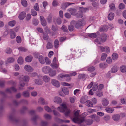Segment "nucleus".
Returning a JSON list of instances; mask_svg holds the SVG:
<instances>
[{
	"mask_svg": "<svg viewBox=\"0 0 126 126\" xmlns=\"http://www.w3.org/2000/svg\"><path fill=\"white\" fill-rule=\"evenodd\" d=\"M80 110L76 111L74 113L72 121L76 123H80L84 120V118L88 114L87 112H85L82 113L81 116L79 114Z\"/></svg>",
	"mask_w": 126,
	"mask_h": 126,
	"instance_id": "obj_1",
	"label": "nucleus"
},
{
	"mask_svg": "<svg viewBox=\"0 0 126 126\" xmlns=\"http://www.w3.org/2000/svg\"><path fill=\"white\" fill-rule=\"evenodd\" d=\"M80 11L76 14L78 18H81L83 16V13H85L88 11L89 8H84L83 7H79V8Z\"/></svg>",
	"mask_w": 126,
	"mask_h": 126,
	"instance_id": "obj_2",
	"label": "nucleus"
},
{
	"mask_svg": "<svg viewBox=\"0 0 126 126\" xmlns=\"http://www.w3.org/2000/svg\"><path fill=\"white\" fill-rule=\"evenodd\" d=\"M29 113L32 115H34V116L32 118V121L34 122H35L36 120L38 119H39L40 117L37 115H35V111L34 110H32L30 111Z\"/></svg>",
	"mask_w": 126,
	"mask_h": 126,
	"instance_id": "obj_3",
	"label": "nucleus"
},
{
	"mask_svg": "<svg viewBox=\"0 0 126 126\" xmlns=\"http://www.w3.org/2000/svg\"><path fill=\"white\" fill-rule=\"evenodd\" d=\"M61 107H58V109L60 112H64L67 109V107L66 105L64 104H62L60 105Z\"/></svg>",
	"mask_w": 126,
	"mask_h": 126,
	"instance_id": "obj_4",
	"label": "nucleus"
},
{
	"mask_svg": "<svg viewBox=\"0 0 126 126\" xmlns=\"http://www.w3.org/2000/svg\"><path fill=\"white\" fill-rule=\"evenodd\" d=\"M14 112H13L12 113L10 114L9 116V118L11 120L16 122H18V120L16 119L14 116Z\"/></svg>",
	"mask_w": 126,
	"mask_h": 126,
	"instance_id": "obj_5",
	"label": "nucleus"
},
{
	"mask_svg": "<svg viewBox=\"0 0 126 126\" xmlns=\"http://www.w3.org/2000/svg\"><path fill=\"white\" fill-rule=\"evenodd\" d=\"M51 83L54 86L57 87H58L60 86V84L59 81L54 79L51 80Z\"/></svg>",
	"mask_w": 126,
	"mask_h": 126,
	"instance_id": "obj_6",
	"label": "nucleus"
},
{
	"mask_svg": "<svg viewBox=\"0 0 126 126\" xmlns=\"http://www.w3.org/2000/svg\"><path fill=\"white\" fill-rule=\"evenodd\" d=\"M75 23V22L74 21H72L71 22L70 24L68 26V29L70 31H72L74 30V26Z\"/></svg>",
	"mask_w": 126,
	"mask_h": 126,
	"instance_id": "obj_7",
	"label": "nucleus"
},
{
	"mask_svg": "<svg viewBox=\"0 0 126 126\" xmlns=\"http://www.w3.org/2000/svg\"><path fill=\"white\" fill-rule=\"evenodd\" d=\"M50 70L51 68L49 66H45L42 69V72L45 74L49 73Z\"/></svg>",
	"mask_w": 126,
	"mask_h": 126,
	"instance_id": "obj_8",
	"label": "nucleus"
},
{
	"mask_svg": "<svg viewBox=\"0 0 126 126\" xmlns=\"http://www.w3.org/2000/svg\"><path fill=\"white\" fill-rule=\"evenodd\" d=\"M107 39V36L105 34H101L100 37V40L101 42H105Z\"/></svg>",
	"mask_w": 126,
	"mask_h": 126,
	"instance_id": "obj_9",
	"label": "nucleus"
},
{
	"mask_svg": "<svg viewBox=\"0 0 126 126\" xmlns=\"http://www.w3.org/2000/svg\"><path fill=\"white\" fill-rule=\"evenodd\" d=\"M73 3H70L69 2H66L63 3L61 5V8L62 9H65L67 7L70 5L74 4Z\"/></svg>",
	"mask_w": 126,
	"mask_h": 126,
	"instance_id": "obj_10",
	"label": "nucleus"
},
{
	"mask_svg": "<svg viewBox=\"0 0 126 126\" xmlns=\"http://www.w3.org/2000/svg\"><path fill=\"white\" fill-rule=\"evenodd\" d=\"M40 19L42 25L43 26H45L47 25L46 21L43 16H40Z\"/></svg>",
	"mask_w": 126,
	"mask_h": 126,
	"instance_id": "obj_11",
	"label": "nucleus"
},
{
	"mask_svg": "<svg viewBox=\"0 0 126 126\" xmlns=\"http://www.w3.org/2000/svg\"><path fill=\"white\" fill-rule=\"evenodd\" d=\"M24 69L26 71L29 72H32L33 70V68L28 65H26L25 66Z\"/></svg>",
	"mask_w": 126,
	"mask_h": 126,
	"instance_id": "obj_12",
	"label": "nucleus"
},
{
	"mask_svg": "<svg viewBox=\"0 0 126 126\" xmlns=\"http://www.w3.org/2000/svg\"><path fill=\"white\" fill-rule=\"evenodd\" d=\"M75 27L77 28H79L82 27L83 25L82 21L79 20L78 21L75 25Z\"/></svg>",
	"mask_w": 126,
	"mask_h": 126,
	"instance_id": "obj_13",
	"label": "nucleus"
},
{
	"mask_svg": "<svg viewBox=\"0 0 126 126\" xmlns=\"http://www.w3.org/2000/svg\"><path fill=\"white\" fill-rule=\"evenodd\" d=\"M120 116L118 114H115L113 115L112 118L115 121H117L120 119Z\"/></svg>",
	"mask_w": 126,
	"mask_h": 126,
	"instance_id": "obj_14",
	"label": "nucleus"
},
{
	"mask_svg": "<svg viewBox=\"0 0 126 126\" xmlns=\"http://www.w3.org/2000/svg\"><path fill=\"white\" fill-rule=\"evenodd\" d=\"M53 101L56 103L60 104L62 102V100L60 97H56L54 98Z\"/></svg>",
	"mask_w": 126,
	"mask_h": 126,
	"instance_id": "obj_15",
	"label": "nucleus"
},
{
	"mask_svg": "<svg viewBox=\"0 0 126 126\" xmlns=\"http://www.w3.org/2000/svg\"><path fill=\"white\" fill-rule=\"evenodd\" d=\"M26 13L25 12L23 11L21 12L19 16V19L20 20H23L25 17Z\"/></svg>",
	"mask_w": 126,
	"mask_h": 126,
	"instance_id": "obj_16",
	"label": "nucleus"
},
{
	"mask_svg": "<svg viewBox=\"0 0 126 126\" xmlns=\"http://www.w3.org/2000/svg\"><path fill=\"white\" fill-rule=\"evenodd\" d=\"M88 97L86 96L82 97L80 100V103L83 104L86 103Z\"/></svg>",
	"mask_w": 126,
	"mask_h": 126,
	"instance_id": "obj_17",
	"label": "nucleus"
},
{
	"mask_svg": "<svg viewBox=\"0 0 126 126\" xmlns=\"http://www.w3.org/2000/svg\"><path fill=\"white\" fill-rule=\"evenodd\" d=\"M68 11L72 15H75L76 14V10L74 8H70L68 10Z\"/></svg>",
	"mask_w": 126,
	"mask_h": 126,
	"instance_id": "obj_18",
	"label": "nucleus"
},
{
	"mask_svg": "<svg viewBox=\"0 0 126 126\" xmlns=\"http://www.w3.org/2000/svg\"><path fill=\"white\" fill-rule=\"evenodd\" d=\"M39 61L40 63L42 64L45 63V60L43 56L42 55L39 56L38 57Z\"/></svg>",
	"mask_w": 126,
	"mask_h": 126,
	"instance_id": "obj_19",
	"label": "nucleus"
},
{
	"mask_svg": "<svg viewBox=\"0 0 126 126\" xmlns=\"http://www.w3.org/2000/svg\"><path fill=\"white\" fill-rule=\"evenodd\" d=\"M114 17V14L113 13H110L108 15V18L110 20H113Z\"/></svg>",
	"mask_w": 126,
	"mask_h": 126,
	"instance_id": "obj_20",
	"label": "nucleus"
},
{
	"mask_svg": "<svg viewBox=\"0 0 126 126\" xmlns=\"http://www.w3.org/2000/svg\"><path fill=\"white\" fill-rule=\"evenodd\" d=\"M42 79L43 80L46 82H49L50 80V78L48 76L46 75L43 76Z\"/></svg>",
	"mask_w": 126,
	"mask_h": 126,
	"instance_id": "obj_21",
	"label": "nucleus"
},
{
	"mask_svg": "<svg viewBox=\"0 0 126 126\" xmlns=\"http://www.w3.org/2000/svg\"><path fill=\"white\" fill-rule=\"evenodd\" d=\"M106 111L109 113H112L114 110L113 108H111L109 107H107L105 109Z\"/></svg>",
	"mask_w": 126,
	"mask_h": 126,
	"instance_id": "obj_22",
	"label": "nucleus"
},
{
	"mask_svg": "<svg viewBox=\"0 0 126 126\" xmlns=\"http://www.w3.org/2000/svg\"><path fill=\"white\" fill-rule=\"evenodd\" d=\"M56 71L55 70H52L51 68V70L49 72V75L50 76L53 77L55 76L56 74Z\"/></svg>",
	"mask_w": 126,
	"mask_h": 126,
	"instance_id": "obj_23",
	"label": "nucleus"
},
{
	"mask_svg": "<svg viewBox=\"0 0 126 126\" xmlns=\"http://www.w3.org/2000/svg\"><path fill=\"white\" fill-rule=\"evenodd\" d=\"M16 36V35L13 30H10V37L11 39H14Z\"/></svg>",
	"mask_w": 126,
	"mask_h": 126,
	"instance_id": "obj_24",
	"label": "nucleus"
},
{
	"mask_svg": "<svg viewBox=\"0 0 126 126\" xmlns=\"http://www.w3.org/2000/svg\"><path fill=\"white\" fill-rule=\"evenodd\" d=\"M29 93L28 91H26L23 92L22 95L23 96L25 97H28L29 96Z\"/></svg>",
	"mask_w": 126,
	"mask_h": 126,
	"instance_id": "obj_25",
	"label": "nucleus"
},
{
	"mask_svg": "<svg viewBox=\"0 0 126 126\" xmlns=\"http://www.w3.org/2000/svg\"><path fill=\"white\" fill-rule=\"evenodd\" d=\"M11 90H12L14 92H16V91L17 89L14 87H13L10 89H7L6 91V92L9 93H11Z\"/></svg>",
	"mask_w": 126,
	"mask_h": 126,
	"instance_id": "obj_26",
	"label": "nucleus"
},
{
	"mask_svg": "<svg viewBox=\"0 0 126 126\" xmlns=\"http://www.w3.org/2000/svg\"><path fill=\"white\" fill-rule=\"evenodd\" d=\"M32 58L33 57L32 56H28L25 58V60L27 62H30L32 60Z\"/></svg>",
	"mask_w": 126,
	"mask_h": 126,
	"instance_id": "obj_27",
	"label": "nucleus"
},
{
	"mask_svg": "<svg viewBox=\"0 0 126 126\" xmlns=\"http://www.w3.org/2000/svg\"><path fill=\"white\" fill-rule=\"evenodd\" d=\"M118 69V68L116 66H113L111 68V71L113 73L116 72Z\"/></svg>",
	"mask_w": 126,
	"mask_h": 126,
	"instance_id": "obj_28",
	"label": "nucleus"
},
{
	"mask_svg": "<svg viewBox=\"0 0 126 126\" xmlns=\"http://www.w3.org/2000/svg\"><path fill=\"white\" fill-rule=\"evenodd\" d=\"M63 92L66 95H68L69 93V91L68 88L64 87L62 89Z\"/></svg>",
	"mask_w": 126,
	"mask_h": 126,
	"instance_id": "obj_29",
	"label": "nucleus"
},
{
	"mask_svg": "<svg viewBox=\"0 0 126 126\" xmlns=\"http://www.w3.org/2000/svg\"><path fill=\"white\" fill-rule=\"evenodd\" d=\"M66 76H67V74H61L58 75L57 79L58 80H61V78L65 77Z\"/></svg>",
	"mask_w": 126,
	"mask_h": 126,
	"instance_id": "obj_30",
	"label": "nucleus"
},
{
	"mask_svg": "<svg viewBox=\"0 0 126 126\" xmlns=\"http://www.w3.org/2000/svg\"><path fill=\"white\" fill-rule=\"evenodd\" d=\"M44 118L47 120H49L51 119L52 118L51 116L47 114H46L44 115Z\"/></svg>",
	"mask_w": 126,
	"mask_h": 126,
	"instance_id": "obj_31",
	"label": "nucleus"
},
{
	"mask_svg": "<svg viewBox=\"0 0 126 126\" xmlns=\"http://www.w3.org/2000/svg\"><path fill=\"white\" fill-rule=\"evenodd\" d=\"M120 71L122 73H124L126 71V66L125 65H122L120 67Z\"/></svg>",
	"mask_w": 126,
	"mask_h": 126,
	"instance_id": "obj_32",
	"label": "nucleus"
},
{
	"mask_svg": "<svg viewBox=\"0 0 126 126\" xmlns=\"http://www.w3.org/2000/svg\"><path fill=\"white\" fill-rule=\"evenodd\" d=\"M17 62L19 64H22L23 62V59L22 57H20L17 60Z\"/></svg>",
	"mask_w": 126,
	"mask_h": 126,
	"instance_id": "obj_33",
	"label": "nucleus"
},
{
	"mask_svg": "<svg viewBox=\"0 0 126 126\" xmlns=\"http://www.w3.org/2000/svg\"><path fill=\"white\" fill-rule=\"evenodd\" d=\"M86 105L88 107H92L93 106V103L91 101L87 100L86 103Z\"/></svg>",
	"mask_w": 126,
	"mask_h": 126,
	"instance_id": "obj_34",
	"label": "nucleus"
},
{
	"mask_svg": "<svg viewBox=\"0 0 126 126\" xmlns=\"http://www.w3.org/2000/svg\"><path fill=\"white\" fill-rule=\"evenodd\" d=\"M43 37L44 40H47L48 39L49 36L47 33H43Z\"/></svg>",
	"mask_w": 126,
	"mask_h": 126,
	"instance_id": "obj_35",
	"label": "nucleus"
},
{
	"mask_svg": "<svg viewBox=\"0 0 126 126\" xmlns=\"http://www.w3.org/2000/svg\"><path fill=\"white\" fill-rule=\"evenodd\" d=\"M109 101L106 99H104L103 100L102 104L105 106H107L109 104Z\"/></svg>",
	"mask_w": 126,
	"mask_h": 126,
	"instance_id": "obj_36",
	"label": "nucleus"
},
{
	"mask_svg": "<svg viewBox=\"0 0 126 126\" xmlns=\"http://www.w3.org/2000/svg\"><path fill=\"white\" fill-rule=\"evenodd\" d=\"M61 29L64 32H67L68 31L67 27L64 25H63Z\"/></svg>",
	"mask_w": 126,
	"mask_h": 126,
	"instance_id": "obj_37",
	"label": "nucleus"
},
{
	"mask_svg": "<svg viewBox=\"0 0 126 126\" xmlns=\"http://www.w3.org/2000/svg\"><path fill=\"white\" fill-rule=\"evenodd\" d=\"M112 58L113 60H116L118 57V54L115 53H113L112 56Z\"/></svg>",
	"mask_w": 126,
	"mask_h": 126,
	"instance_id": "obj_38",
	"label": "nucleus"
},
{
	"mask_svg": "<svg viewBox=\"0 0 126 126\" xmlns=\"http://www.w3.org/2000/svg\"><path fill=\"white\" fill-rule=\"evenodd\" d=\"M45 62H46V64L49 65L51 63V61L48 57H45Z\"/></svg>",
	"mask_w": 126,
	"mask_h": 126,
	"instance_id": "obj_39",
	"label": "nucleus"
},
{
	"mask_svg": "<svg viewBox=\"0 0 126 126\" xmlns=\"http://www.w3.org/2000/svg\"><path fill=\"white\" fill-rule=\"evenodd\" d=\"M88 36L89 37L91 38H94L96 37L97 35L96 33H94L91 34H89Z\"/></svg>",
	"mask_w": 126,
	"mask_h": 126,
	"instance_id": "obj_40",
	"label": "nucleus"
},
{
	"mask_svg": "<svg viewBox=\"0 0 126 126\" xmlns=\"http://www.w3.org/2000/svg\"><path fill=\"white\" fill-rule=\"evenodd\" d=\"M51 66L53 68L55 69L57 68L58 67V65L56 62H52Z\"/></svg>",
	"mask_w": 126,
	"mask_h": 126,
	"instance_id": "obj_41",
	"label": "nucleus"
},
{
	"mask_svg": "<svg viewBox=\"0 0 126 126\" xmlns=\"http://www.w3.org/2000/svg\"><path fill=\"white\" fill-rule=\"evenodd\" d=\"M35 82L36 84L38 85L42 84L43 83L42 80L39 79H35Z\"/></svg>",
	"mask_w": 126,
	"mask_h": 126,
	"instance_id": "obj_42",
	"label": "nucleus"
},
{
	"mask_svg": "<svg viewBox=\"0 0 126 126\" xmlns=\"http://www.w3.org/2000/svg\"><path fill=\"white\" fill-rule=\"evenodd\" d=\"M98 86L97 83H95L94 85L92 88V90L94 91H96L97 89H98Z\"/></svg>",
	"mask_w": 126,
	"mask_h": 126,
	"instance_id": "obj_43",
	"label": "nucleus"
},
{
	"mask_svg": "<svg viewBox=\"0 0 126 126\" xmlns=\"http://www.w3.org/2000/svg\"><path fill=\"white\" fill-rule=\"evenodd\" d=\"M31 13L32 16H35L37 15V12L33 9L31 10Z\"/></svg>",
	"mask_w": 126,
	"mask_h": 126,
	"instance_id": "obj_44",
	"label": "nucleus"
},
{
	"mask_svg": "<svg viewBox=\"0 0 126 126\" xmlns=\"http://www.w3.org/2000/svg\"><path fill=\"white\" fill-rule=\"evenodd\" d=\"M53 47V46L52 44L50 42L48 43L46 45V47L47 49H49L52 48Z\"/></svg>",
	"mask_w": 126,
	"mask_h": 126,
	"instance_id": "obj_45",
	"label": "nucleus"
},
{
	"mask_svg": "<svg viewBox=\"0 0 126 126\" xmlns=\"http://www.w3.org/2000/svg\"><path fill=\"white\" fill-rule=\"evenodd\" d=\"M99 66L100 68H104L107 67V65L105 63H101L99 64Z\"/></svg>",
	"mask_w": 126,
	"mask_h": 126,
	"instance_id": "obj_46",
	"label": "nucleus"
},
{
	"mask_svg": "<svg viewBox=\"0 0 126 126\" xmlns=\"http://www.w3.org/2000/svg\"><path fill=\"white\" fill-rule=\"evenodd\" d=\"M59 45V41L58 40L56 39L54 41V47L56 48H57Z\"/></svg>",
	"mask_w": 126,
	"mask_h": 126,
	"instance_id": "obj_47",
	"label": "nucleus"
},
{
	"mask_svg": "<svg viewBox=\"0 0 126 126\" xmlns=\"http://www.w3.org/2000/svg\"><path fill=\"white\" fill-rule=\"evenodd\" d=\"M21 3L22 5L24 7H26L27 6V2L26 0H22Z\"/></svg>",
	"mask_w": 126,
	"mask_h": 126,
	"instance_id": "obj_48",
	"label": "nucleus"
},
{
	"mask_svg": "<svg viewBox=\"0 0 126 126\" xmlns=\"http://www.w3.org/2000/svg\"><path fill=\"white\" fill-rule=\"evenodd\" d=\"M78 78L81 79L83 80H84L85 78V75L84 74H80L78 76Z\"/></svg>",
	"mask_w": 126,
	"mask_h": 126,
	"instance_id": "obj_49",
	"label": "nucleus"
},
{
	"mask_svg": "<svg viewBox=\"0 0 126 126\" xmlns=\"http://www.w3.org/2000/svg\"><path fill=\"white\" fill-rule=\"evenodd\" d=\"M16 23V21L14 20H13L9 22L8 25L11 26L13 27L15 26Z\"/></svg>",
	"mask_w": 126,
	"mask_h": 126,
	"instance_id": "obj_50",
	"label": "nucleus"
},
{
	"mask_svg": "<svg viewBox=\"0 0 126 126\" xmlns=\"http://www.w3.org/2000/svg\"><path fill=\"white\" fill-rule=\"evenodd\" d=\"M96 94L97 96L99 97H101L103 95L102 92L101 91H98L96 92Z\"/></svg>",
	"mask_w": 126,
	"mask_h": 126,
	"instance_id": "obj_51",
	"label": "nucleus"
},
{
	"mask_svg": "<svg viewBox=\"0 0 126 126\" xmlns=\"http://www.w3.org/2000/svg\"><path fill=\"white\" fill-rule=\"evenodd\" d=\"M108 27L107 25H104L101 29V30L102 31V30L104 32H106L108 30Z\"/></svg>",
	"mask_w": 126,
	"mask_h": 126,
	"instance_id": "obj_52",
	"label": "nucleus"
},
{
	"mask_svg": "<svg viewBox=\"0 0 126 126\" xmlns=\"http://www.w3.org/2000/svg\"><path fill=\"white\" fill-rule=\"evenodd\" d=\"M93 122V120L92 119H88L86 120V122L87 125H90L92 124Z\"/></svg>",
	"mask_w": 126,
	"mask_h": 126,
	"instance_id": "obj_53",
	"label": "nucleus"
},
{
	"mask_svg": "<svg viewBox=\"0 0 126 126\" xmlns=\"http://www.w3.org/2000/svg\"><path fill=\"white\" fill-rule=\"evenodd\" d=\"M106 62L108 64H110L112 62V60L110 57H108L106 60Z\"/></svg>",
	"mask_w": 126,
	"mask_h": 126,
	"instance_id": "obj_54",
	"label": "nucleus"
},
{
	"mask_svg": "<svg viewBox=\"0 0 126 126\" xmlns=\"http://www.w3.org/2000/svg\"><path fill=\"white\" fill-rule=\"evenodd\" d=\"M107 57V54L105 53H103L102 54L101 57V60H102L103 61Z\"/></svg>",
	"mask_w": 126,
	"mask_h": 126,
	"instance_id": "obj_55",
	"label": "nucleus"
},
{
	"mask_svg": "<svg viewBox=\"0 0 126 126\" xmlns=\"http://www.w3.org/2000/svg\"><path fill=\"white\" fill-rule=\"evenodd\" d=\"M109 6L110 8L112 10H114L115 9V5L114 3H111L109 5Z\"/></svg>",
	"mask_w": 126,
	"mask_h": 126,
	"instance_id": "obj_56",
	"label": "nucleus"
},
{
	"mask_svg": "<svg viewBox=\"0 0 126 126\" xmlns=\"http://www.w3.org/2000/svg\"><path fill=\"white\" fill-rule=\"evenodd\" d=\"M31 16L30 14H27L25 20L27 21L29 20L31 18Z\"/></svg>",
	"mask_w": 126,
	"mask_h": 126,
	"instance_id": "obj_57",
	"label": "nucleus"
},
{
	"mask_svg": "<svg viewBox=\"0 0 126 126\" xmlns=\"http://www.w3.org/2000/svg\"><path fill=\"white\" fill-rule=\"evenodd\" d=\"M20 86L19 88L20 90H22L24 89L23 87L25 85V83L23 82H20L19 83Z\"/></svg>",
	"mask_w": 126,
	"mask_h": 126,
	"instance_id": "obj_58",
	"label": "nucleus"
},
{
	"mask_svg": "<svg viewBox=\"0 0 126 126\" xmlns=\"http://www.w3.org/2000/svg\"><path fill=\"white\" fill-rule=\"evenodd\" d=\"M23 79L24 81L28 82L29 79V77L28 76H25L23 77Z\"/></svg>",
	"mask_w": 126,
	"mask_h": 126,
	"instance_id": "obj_59",
	"label": "nucleus"
},
{
	"mask_svg": "<svg viewBox=\"0 0 126 126\" xmlns=\"http://www.w3.org/2000/svg\"><path fill=\"white\" fill-rule=\"evenodd\" d=\"M44 108L45 110L48 112H51L52 111L51 109L49 107L47 106H45Z\"/></svg>",
	"mask_w": 126,
	"mask_h": 126,
	"instance_id": "obj_60",
	"label": "nucleus"
},
{
	"mask_svg": "<svg viewBox=\"0 0 126 126\" xmlns=\"http://www.w3.org/2000/svg\"><path fill=\"white\" fill-rule=\"evenodd\" d=\"M48 124V123L46 121H42L41 122V126H47Z\"/></svg>",
	"mask_w": 126,
	"mask_h": 126,
	"instance_id": "obj_61",
	"label": "nucleus"
},
{
	"mask_svg": "<svg viewBox=\"0 0 126 126\" xmlns=\"http://www.w3.org/2000/svg\"><path fill=\"white\" fill-rule=\"evenodd\" d=\"M58 2L57 0H54L52 2V5L54 6H56L58 4Z\"/></svg>",
	"mask_w": 126,
	"mask_h": 126,
	"instance_id": "obj_62",
	"label": "nucleus"
},
{
	"mask_svg": "<svg viewBox=\"0 0 126 126\" xmlns=\"http://www.w3.org/2000/svg\"><path fill=\"white\" fill-rule=\"evenodd\" d=\"M51 29L53 31L55 32L57 31L58 30V27L57 26H55L54 25H52V27Z\"/></svg>",
	"mask_w": 126,
	"mask_h": 126,
	"instance_id": "obj_63",
	"label": "nucleus"
},
{
	"mask_svg": "<svg viewBox=\"0 0 126 126\" xmlns=\"http://www.w3.org/2000/svg\"><path fill=\"white\" fill-rule=\"evenodd\" d=\"M14 59L12 57H10L7 60V61L8 63H11L14 62Z\"/></svg>",
	"mask_w": 126,
	"mask_h": 126,
	"instance_id": "obj_64",
	"label": "nucleus"
}]
</instances>
